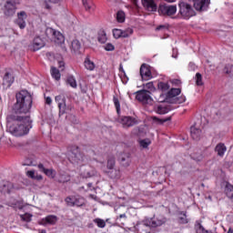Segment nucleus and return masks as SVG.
<instances>
[{
    "instance_id": "obj_44",
    "label": "nucleus",
    "mask_w": 233,
    "mask_h": 233,
    "mask_svg": "<svg viewBox=\"0 0 233 233\" xmlns=\"http://www.w3.org/2000/svg\"><path fill=\"white\" fill-rule=\"evenodd\" d=\"M185 101H187V96H180L179 97H175L171 103H177L178 105H181V103H185Z\"/></svg>"
},
{
    "instance_id": "obj_17",
    "label": "nucleus",
    "mask_w": 233,
    "mask_h": 233,
    "mask_svg": "<svg viewBox=\"0 0 233 233\" xmlns=\"http://www.w3.org/2000/svg\"><path fill=\"white\" fill-rule=\"evenodd\" d=\"M181 94L180 88H171L168 93L167 94V100H169V103H172L177 96Z\"/></svg>"
},
{
    "instance_id": "obj_7",
    "label": "nucleus",
    "mask_w": 233,
    "mask_h": 233,
    "mask_svg": "<svg viewBox=\"0 0 233 233\" xmlns=\"http://www.w3.org/2000/svg\"><path fill=\"white\" fill-rule=\"evenodd\" d=\"M176 12H177V5H160L158 7V14L160 15H175Z\"/></svg>"
},
{
    "instance_id": "obj_32",
    "label": "nucleus",
    "mask_w": 233,
    "mask_h": 233,
    "mask_svg": "<svg viewBox=\"0 0 233 233\" xmlns=\"http://www.w3.org/2000/svg\"><path fill=\"white\" fill-rule=\"evenodd\" d=\"M82 3L84 5L85 9L87 12H90L94 8V4L92 3V0H82Z\"/></svg>"
},
{
    "instance_id": "obj_15",
    "label": "nucleus",
    "mask_w": 233,
    "mask_h": 233,
    "mask_svg": "<svg viewBox=\"0 0 233 233\" xmlns=\"http://www.w3.org/2000/svg\"><path fill=\"white\" fill-rule=\"evenodd\" d=\"M14 190V184L6 180H0V192L3 194H10Z\"/></svg>"
},
{
    "instance_id": "obj_47",
    "label": "nucleus",
    "mask_w": 233,
    "mask_h": 233,
    "mask_svg": "<svg viewBox=\"0 0 233 233\" xmlns=\"http://www.w3.org/2000/svg\"><path fill=\"white\" fill-rule=\"evenodd\" d=\"M140 232L141 233H150V225H148V224H142L140 226Z\"/></svg>"
},
{
    "instance_id": "obj_31",
    "label": "nucleus",
    "mask_w": 233,
    "mask_h": 233,
    "mask_svg": "<svg viewBox=\"0 0 233 233\" xmlns=\"http://www.w3.org/2000/svg\"><path fill=\"white\" fill-rule=\"evenodd\" d=\"M51 76L53 79H56V81H59V79H61V73L55 66H51Z\"/></svg>"
},
{
    "instance_id": "obj_64",
    "label": "nucleus",
    "mask_w": 233,
    "mask_h": 233,
    "mask_svg": "<svg viewBox=\"0 0 233 233\" xmlns=\"http://www.w3.org/2000/svg\"><path fill=\"white\" fill-rule=\"evenodd\" d=\"M228 233H233V229L231 228H229Z\"/></svg>"
},
{
    "instance_id": "obj_19",
    "label": "nucleus",
    "mask_w": 233,
    "mask_h": 233,
    "mask_svg": "<svg viewBox=\"0 0 233 233\" xmlns=\"http://www.w3.org/2000/svg\"><path fill=\"white\" fill-rule=\"evenodd\" d=\"M142 5L148 10V12H156L157 10V5L154 0H142Z\"/></svg>"
},
{
    "instance_id": "obj_9",
    "label": "nucleus",
    "mask_w": 233,
    "mask_h": 233,
    "mask_svg": "<svg viewBox=\"0 0 233 233\" xmlns=\"http://www.w3.org/2000/svg\"><path fill=\"white\" fill-rule=\"evenodd\" d=\"M117 123H120L123 128H130V127L137 125V120L132 116H121L117 119Z\"/></svg>"
},
{
    "instance_id": "obj_25",
    "label": "nucleus",
    "mask_w": 233,
    "mask_h": 233,
    "mask_svg": "<svg viewBox=\"0 0 233 233\" xmlns=\"http://www.w3.org/2000/svg\"><path fill=\"white\" fill-rule=\"evenodd\" d=\"M190 134L191 137L195 139V141L199 140V138L201 137V130L196 126L191 127Z\"/></svg>"
},
{
    "instance_id": "obj_59",
    "label": "nucleus",
    "mask_w": 233,
    "mask_h": 233,
    "mask_svg": "<svg viewBox=\"0 0 233 233\" xmlns=\"http://www.w3.org/2000/svg\"><path fill=\"white\" fill-rule=\"evenodd\" d=\"M46 105H52V97L50 96L46 97Z\"/></svg>"
},
{
    "instance_id": "obj_4",
    "label": "nucleus",
    "mask_w": 233,
    "mask_h": 233,
    "mask_svg": "<svg viewBox=\"0 0 233 233\" xmlns=\"http://www.w3.org/2000/svg\"><path fill=\"white\" fill-rule=\"evenodd\" d=\"M187 0L182 1L178 4L179 14L184 19H190L193 15H196V11L192 8V5L187 2Z\"/></svg>"
},
{
    "instance_id": "obj_56",
    "label": "nucleus",
    "mask_w": 233,
    "mask_h": 233,
    "mask_svg": "<svg viewBox=\"0 0 233 233\" xmlns=\"http://www.w3.org/2000/svg\"><path fill=\"white\" fill-rule=\"evenodd\" d=\"M105 50H106L107 52H112V50H114V45L112 44H106L105 46H104Z\"/></svg>"
},
{
    "instance_id": "obj_28",
    "label": "nucleus",
    "mask_w": 233,
    "mask_h": 233,
    "mask_svg": "<svg viewBox=\"0 0 233 233\" xmlns=\"http://www.w3.org/2000/svg\"><path fill=\"white\" fill-rule=\"evenodd\" d=\"M27 177L31 179H35L36 181H41L43 179V176L37 174L35 170H29L26 172Z\"/></svg>"
},
{
    "instance_id": "obj_60",
    "label": "nucleus",
    "mask_w": 233,
    "mask_h": 233,
    "mask_svg": "<svg viewBox=\"0 0 233 233\" xmlns=\"http://www.w3.org/2000/svg\"><path fill=\"white\" fill-rule=\"evenodd\" d=\"M165 28H167L166 25H159V26L157 27V30H163Z\"/></svg>"
},
{
    "instance_id": "obj_40",
    "label": "nucleus",
    "mask_w": 233,
    "mask_h": 233,
    "mask_svg": "<svg viewBox=\"0 0 233 233\" xmlns=\"http://www.w3.org/2000/svg\"><path fill=\"white\" fill-rule=\"evenodd\" d=\"M151 143H152V141H150V139H148V138L142 139L139 141V145H140V147H142V148H148V147Z\"/></svg>"
},
{
    "instance_id": "obj_29",
    "label": "nucleus",
    "mask_w": 233,
    "mask_h": 233,
    "mask_svg": "<svg viewBox=\"0 0 233 233\" xmlns=\"http://www.w3.org/2000/svg\"><path fill=\"white\" fill-rule=\"evenodd\" d=\"M71 50L73 52H79V50H81V42L77 39L73 40L71 42Z\"/></svg>"
},
{
    "instance_id": "obj_35",
    "label": "nucleus",
    "mask_w": 233,
    "mask_h": 233,
    "mask_svg": "<svg viewBox=\"0 0 233 233\" xmlns=\"http://www.w3.org/2000/svg\"><path fill=\"white\" fill-rule=\"evenodd\" d=\"M106 33L105 31H99L98 33V41L99 43L105 44L106 43Z\"/></svg>"
},
{
    "instance_id": "obj_8",
    "label": "nucleus",
    "mask_w": 233,
    "mask_h": 233,
    "mask_svg": "<svg viewBox=\"0 0 233 233\" xmlns=\"http://www.w3.org/2000/svg\"><path fill=\"white\" fill-rule=\"evenodd\" d=\"M56 103L58 105L59 114H66L70 110V106H66V97L64 95H58L55 97Z\"/></svg>"
},
{
    "instance_id": "obj_49",
    "label": "nucleus",
    "mask_w": 233,
    "mask_h": 233,
    "mask_svg": "<svg viewBox=\"0 0 233 233\" xmlns=\"http://www.w3.org/2000/svg\"><path fill=\"white\" fill-rule=\"evenodd\" d=\"M224 73L228 74V76H233V66L227 65L224 68Z\"/></svg>"
},
{
    "instance_id": "obj_51",
    "label": "nucleus",
    "mask_w": 233,
    "mask_h": 233,
    "mask_svg": "<svg viewBox=\"0 0 233 233\" xmlns=\"http://www.w3.org/2000/svg\"><path fill=\"white\" fill-rule=\"evenodd\" d=\"M66 203L68 205V207H74L75 197H67L66 198Z\"/></svg>"
},
{
    "instance_id": "obj_53",
    "label": "nucleus",
    "mask_w": 233,
    "mask_h": 233,
    "mask_svg": "<svg viewBox=\"0 0 233 233\" xmlns=\"http://www.w3.org/2000/svg\"><path fill=\"white\" fill-rule=\"evenodd\" d=\"M165 101H167V103H170V100L167 99V96H165L164 94H161L160 96L157 98V102L165 103Z\"/></svg>"
},
{
    "instance_id": "obj_30",
    "label": "nucleus",
    "mask_w": 233,
    "mask_h": 233,
    "mask_svg": "<svg viewBox=\"0 0 233 233\" xmlns=\"http://www.w3.org/2000/svg\"><path fill=\"white\" fill-rule=\"evenodd\" d=\"M225 194L229 199H233V186L232 184H227L225 187Z\"/></svg>"
},
{
    "instance_id": "obj_37",
    "label": "nucleus",
    "mask_w": 233,
    "mask_h": 233,
    "mask_svg": "<svg viewBox=\"0 0 233 233\" xmlns=\"http://www.w3.org/2000/svg\"><path fill=\"white\" fill-rule=\"evenodd\" d=\"M114 168H116V159L109 158L107 160L106 170H112Z\"/></svg>"
},
{
    "instance_id": "obj_36",
    "label": "nucleus",
    "mask_w": 233,
    "mask_h": 233,
    "mask_svg": "<svg viewBox=\"0 0 233 233\" xmlns=\"http://www.w3.org/2000/svg\"><path fill=\"white\" fill-rule=\"evenodd\" d=\"M85 205V198L80 197H75L74 207H83Z\"/></svg>"
},
{
    "instance_id": "obj_26",
    "label": "nucleus",
    "mask_w": 233,
    "mask_h": 233,
    "mask_svg": "<svg viewBox=\"0 0 233 233\" xmlns=\"http://www.w3.org/2000/svg\"><path fill=\"white\" fill-rule=\"evenodd\" d=\"M58 183H68L70 181V175H68L65 171H60L58 177H57Z\"/></svg>"
},
{
    "instance_id": "obj_11",
    "label": "nucleus",
    "mask_w": 233,
    "mask_h": 233,
    "mask_svg": "<svg viewBox=\"0 0 233 233\" xmlns=\"http://www.w3.org/2000/svg\"><path fill=\"white\" fill-rule=\"evenodd\" d=\"M4 14L7 17H11L15 14V4L13 1H6L4 5Z\"/></svg>"
},
{
    "instance_id": "obj_39",
    "label": "nucleus",
    "mask_w": 233,
    "mask_h": 233,
    "mask_svg": "<svg viewBox=\"0 0 233 233\" xmlns=\"http://www.w3.org/2000/svg\"><path fill=\"white\" fill-rule=\"evenodd\" d=\"M195 80H196V85L198 86H203V76H201V74L197 73L195 76Z\"/></svg>"
},
{
    "instance_id": "obj_45",
    "label": "nucleus",
    "mask_w": 233,
    "mask_h": 233,
    "mask_svg": "<svg viewBox=\"0 0 233 233\" xmlns=\"http://www.w3.org/2000/svg\"><path fill=\"white\" fill-rule=\"evenodd\" d=\"M144 88H146V90H149L150 92H156V86H154L153 82H148L145 84Z\"/></svg>"
},
{
    "instance_id": "obj_33",
    "label": "nucleus",
    "mask_w": 233,
    "mask_h": 233,
    "mask_svg": "<svg viewBox=\"0 0 233 233\" xmlns=\"http://www.w3.org/2000/svg\"><path fill=\"white\" fill-rule=\"evenodd\" d=\"M170 109H168V107L165 106H158L157 107V114H160V115H163V114H168Z\"/></svg>"
},
{
    "instance_id": "obj_27",
    "label": "nucleus",
    "mask_w": 233,
    "mask_h": 233,
    "mask_svg": "<svg viewBox=\"0 0 233 233\" xmlns=\"http://www.w3.org/2000/svg\"><path fill=\"white\" fill-rule=\"evenodd\" d=\"M215 151L218 153V156H220V157H223V156H225V152H227V147L225 146V144L219 143L215 147Z\"/></svg>"
},
{
    "instance_id": "obj_18",
    "label": "nucleus",
    "mask_w": 233,
    "mask_h": 233,
    "mask_svg": "<svg viewBox=\"0 0 233 233\" xmlns=\"http://www.w3.org/2000/svg\"><path fill=\"white\" fill-rule=\"evenodd\" d=\"M106 174L108 176V177H110V179H119L121 177V170H119L117 167L106 170Z\"/></svg>"
},
{
    "instance_id": "obj_13",
    "label": "nucleus",
    "mask_w": 233,
    "mask_h": 233,
    "mask_svg": "<svg viewBox=\"0 0 233 233\" xmlns=\"http://www.w3.org/2000/svg\"><path fill=\"white\" fill-rule=\"evenodd\" d=\"M140 76L143 81H149V79H152V72L150 71V67L146 64H143L140 67Z\"/></svg>"
},
{
    "instance_id": "obj_16",
    "label": "nucleus",
    "mask_w": 233,
    "mask_h": 233,
    "mask_svg": "<svg viewBox=\"0 0 233 233\" xmlns=\"http://www.w3.org/2000/svg\"><path fill=\"white\" fill-rule=\"evenodd\" d=\"M119 163L121 167H125L127 168V167H130V163H132V160L130 159V153H121L118 157Z\"/></svg>"
},
{
    "instance_id": "obj_1",
    "label": "nucleus",
    "mask_w": 233,
    "mask_h": 233,
    "mask_svg": "<svg viewBox=\"0 0 233 233\" xmlns=\"http://www.w3.org/2000/svg\"><path fill=\"white\" fill-rule=\"evenodd\" d=\"M7 128L12 136L15 137H21V136H26L32 128V120L28 116H18L13 122L7 124Z\"/></svg>"
},
{
    "instance_id": "obj_54",
    "label": "nucleus",
    "mask_w": 233,
    "mask_h": 233,
    "mask_svg": "<svg viewBox=\"0 0 233 233\" xmlns=\"http://www.w3.org/2000/svg\"><path fill=\"white\" fill-rule=\"evenodd\" d=\"M21 218L24 220V221H32V215L28 214V213H25V215H21Z\"/></svg>"
},
{
    "instance_id": "obj_61",
    "label": "nucleus",
    "mask_w": 233,
    "mask_h": 233,
    "mask_svg": "<svg viewBox=\"0 0 233 233\" xmlns=\"http://www.w3.org/2000/svg\"><path fill=\"white\" fill-rule=\"evenodd\" d=\"M121 218L127 219V214L119 215V219H121Z\"/></svg>"
},
{
    "instance_id": "obj_2",
    "label": "nucleus",
    "mask_w": 233,
    "mask_h": 233,
    "mask_svg": "<svg viewBox=\"0 0 233 233\" xmlns=\"http://www.w3.org/2000/svg\"><path fill=\"white\" fill-rule=\"evenodd\" d=\"M69 161L76 167H81L80 176L85 179L97 176V171L96 168L90 166H83V163H85V157H83V154H81L79 150L76 149L70 154Z\"/></svg>"
},
{
    "instance_id": "obj_42",
    "label": "nucleus",
    "mask_w": 233,
    "mask_h": 233,
    "mask_svg": "<svg viewBox=\"0 0 233 233\" xmlns=\"http://www.w3.org/2000/svg\"><path fill=\"white\" fill-rule=\"evenodd\" d=\"M192 159H194L195 161H203V154L201 152L198 153H193L191 155Z\"/></svg>"
},
{
    "instance_id": "obj_23",
    "label": "nucleus",
    "mask_w": 233,
    "mask_h": 233,
    "mask_svg": "<svg viewBox=\"0 0 233 233\" xmlns=\"http://www.w3.org/2000/svg\"><path fill=\"white\" fill-rule=\"evenodd\" d=\"M14 83V76L10 73H6L4 76V82L3 85L5 88H10L12 86V84Z\"/></svg>"
},
{
    "instance_id": "obj_34",
    "label": "nucleus",
    "mask_w": 233,
    "mask_h": 233,
    "mask_svg": "<svg viewBox=\"0 0 233 233\" xmlns=\"http://www.w3.org/2000/svg\"><path fill=\"white\" fill-rule=\"evenodd\" d=\"M157 87H158V90H161L162 92H167V90L170 88V86L168 85V83L159 82L157 84Z\"/></svg>"
},
{
    "instance_id": "obj_38",
    "label": "nucleus",
    "mask_w": 233,
    "mask_h": 233,
    "mask_svg": "<svg viewBox=\"0 0 233 233\" xmlns=\"http://www.w3.org/2000/svg\"><path fill=\"white\" fill-rule=\"evenodd\" d=\"M94 223H96L99 228H105V227H106V222L101 218H95Z\"/></svg>"
},
{
    "instance_id": "obj_62",
    "label": "nucleus",
    "mask_w": 233,
    "mask_h": 233,
    "mask_svg": "<svg viewBox=\"0 0 233 233\" xmlns=\"http://www.w3.org/2000/svg\"><path fill=\"white\" fill-rule=\"evenodd\" d=\"M50 1V3H59V1H61V0H49Z\"/></svg>"
},
{
    "instance_id": "obj_58",
    "label": "nucleus",
    "mask_w": 233,
    "mask_h": 233,
    "mask_svg": "<svg viewBox=\"0 0 233 233\" xmlns=\"http://www.w3.org/2000/svg\"><path fill=\"white\" fill-rule=\"evenodd\" d=\"M171 83L173 84V85H181V80H179V79H173L172 81H171Z\"/></svg>"
},
{
    "instance_id": "obj_57",
    "label": "nucleus",
    "mask_w": 233,
    "mask_h": 233,
    "mask_svg": "<svg viewBox=\"0 0 233 233\" xmlns=\"http://www.w3.org/2000/svg\"><path fill=\"white\" fill-rule=\"evenodd\" d=\"M153 121H155L156 123H158V125H163V123L167 122V120L159 119L157 116L153 117Z\"/></svg>"
},
{
    "instance_id": "obj_3",
    "label": "nucleus",
    "mask_w": 233,
    "mask_h": 233,
    "mask_svg": "<svg viewBox=\"0 0 233 233\" xmlns=\"http://www.w3.org/2000/svg\"><path fill=\"white\" fill-rule=\"evenodd\" d=\"M32 108V95L26 90L16 94V103L13 106L15 114H28Z\"/></svg>"
},
{
    "instance_id": "obj_63",
    "label": "nucleus",
    "mask_w": 233,
    "mask_h": 233,
    "mask_svg": "<svg viewBox=\"0 0 233 233\" xmlns=\"http://www.w3.org/2000/svg\"><path fill=\"white\" fill-rule=\"evenodd\" d=\"M167 3H176V0H165Z\"/></svg>"
},
{
    "instance_id": "obj_24",
    "label": "nucleus",
    "mask_w": 233,
    "mask_h": 233,
    "mask_svg": "<svg viewBox=\"0 0 233 233\" xmlns=\"http://www.w3.org/2000/svg\"><path fill=\"white\" fill-rule=\"evenodd\" d=\"M84 66L86 70H89L90 72H94L96 69V63L90 59V56H86L84 61Z\"/></svg>"
},
{
    "instance_id": "obj_22",
    "label": "nucleus",
    "mask_w": 233,
    "mask_h": 233,
    "mask_svg": "<svg viewBox=\"0 0 233 233\" xmlns=\"http://www.w3.org/2000/svg\"><path fill=\"white\" fill-rule=\"evenodd\" d=\"M38 168L39 170H41V172H44V174H46L47 177H51V179H54V177H56V170L45 168V166H43V164H39Z\"/></svg>"
},
{
    "instance_id": "obj_41",
    "label": "nucleus",
    "mask_w": 233,
    "mask_h": 233,
    "mask_svg": "<svg viewBox=\"0 0 233 233\" xmlns=\"http://www.w3.org/2000/svg\"><path fill=\"white\" fill-rule=\"evenodd\" d=\"M116 21L118 23H125V12L123 11H118L116 13Z\"/></svg>"
},
{
    "instance_id": "obj_6",
    "label": "nucleus",
    "mask_w": 233,
    "mask_h": 233,
    "mask_svg": "<svg viewBox=\"0 0 233 233\" xmlns=\"http://www.w3.org/2000/svg\"><path fill=\"white\" fill-rule=\"evenodd\" d=\"M136 99L143 103V105H152L154 103L152 96H150V92L145 89L137 92Z\"/></svg>"
},
{
    "instance_id": "obj_21",
    "label": "nucleus",
    "mask_w": 233,
    "mask_h": 233,
    "mask_svg": "<svg viewBox=\"0 0 233 233\" xmlns=\"http://www.w3.org/2000/svg\"><path fill=\"white\" fill-rule=\"evenodd\" d=\"M57 223V217L50 215L40 221V225H56Z\"/></svg>"
},
{
    "instance_id": "obj_46",
    "label": "nucleus",
    "mask_w": 233,
    "mask_h": 233,
    "mask_svg": "<svg viewBox=\"0 0 233 233\" xmlns=\"http://www.w3.org/2000/svg\"><path fill=\"white\" fill-rule=\"evenodd\" d=\"M67 84L70 85L72 88H76L77 86V82H76V78H74V76H69L67 78Z\"/></svg>"
},
{
    "instance_id": "obj_12",
    "label": "nucleus",
    "mask_w": 233,
    "mask_h": 233,
    "mask_svg": "<svg viewBox=\"0 0 233 233\" xmlns=\"http://www.w3.org/2000/svg\"><path fill=\"white\" fill-rule=\"evenodd\" d=\"M210 5V0H194L193 6L198 12H203L208 8Z\"/></svg>"
},
{
    "instance_id": "obj_10",
    "label": "nucleus",
    "mask_w": 233,
    "mask_h": 233,
    "mask_svg": "<svg viewBox=\"0 0 233 233\" xmlns=\"http://www.w3.org/2000/svg\"><path fill=\"white\" fill-rule=\"evenodd\" d=\"M26 19H28V14H26V12L20 11L17 13V18L15 20V23L21 30L26 28Z\"/></svg>"
},
{
    "instance_id": "obj_5",
    "label": "nucleus",
    "mask_w": 233,
    "mask_h": 233,
    "mask_svg": "<svg viewBox=\"0 0 233 233\" xmlns=\"http://www.w3.org/2000/svg\"><path fill=\"white\" fill-rule=\"evenodd\" d=\"M46 35L56 45H63V43H65V36H63V34L59 31H56V29H53L52 27H47L46 29Z\"/></svg>"
},
{
    "instance_id": "obj_14",
    "label": "nucleus",
    "mask_w": 233,
    "mask_h": 233,
    "mask_svg": "<svg viewBox=\"0 0 233 233\" xmlns=\"http://www.w3.org/2000/svg\"><path fill=\"white\" fill-rule=\"evenodd\" d=\"M43 46H45V42L43 41V39H41V37L36 36L33 40L32 44L29 46V50H32L33 52H37V50H41Z\"/></svg>"
},
{
    "instance_id": "obj_20",
    "label": "nucleus",
    "mask_w": 233,
    "mask_h": 233,
    "mask_svg": "<svg viewBox=\"0 0 233 233\" xmlns=\"http://www.w3.org/2000/svg\"><path fill=\"white\" fill-rule=\"evenodd\" d=\"M167 223V218L163 216H159L157 218H153L150 222V226L156 228V227H161V225H165Z\"/></svg>"
},
{
    "instance_id": "obj_50",
    "label": "nucleus",
    "mask_w": 233,
    "mask_h": 233,
    "mask_svg": "<svg viewBox=\"0 0 233 233\" xmlns=\"http://www.w3.org/2000/svg\"><path fill=\"white\" fill-rule=\"evenodd\" d=\"M134 34V30L132 28H127L122 31V37H130Z\"/></svg>"
},
{
    "instance_id": "obj_55",
    "label": "nucleus",
    "mask_w": 233,
    "mask_h": 233,
    "mask_svg": "<svg viewBox=\"0 0 233 233\" xmlns=\"http://www.w3.org/2000/svg\"><path fill=\"white\" fill-rule=\"evenodd\" d=\"M180 223L186 224L188 223V218H187V214L183 213L181 217H179Z\"/></svg>"
},
{
    "instance_id": "obj_43",
    "label": "nucleus",
    "mask_w": 233,
    "mask_h": 233,
    "mask_svg": "<svg viewBox=\"0 0 233 233\" xmlns=\"http://www.w3.org/2000/svg\"><path fill=\"white\" fill-rule=\"evenodd\" d=\"M113 36L115 37V39H119V37H123V30L113 29Z\"/></svg>"
},
{
    "instance_id": "obj_52",
    "label": "nucleus",
    "mask_w": 233,
    "mask_h": 233,
    "mask_svg": "<svg viewBox=\"0 0 233 233\" xmlns=\"http://www.w3.org/2000/svg\"><path fill=\"white\" fill-rule=\"evenodd\" d=\"M113 101H114V105L116 108V112H117V114H119V111L121 110V106L119 105V100L116 97H114Z\"/></svg>"
},
{
    "instance_id": "obj_48",
    "label": "nucleus",
    "mask_w": 233,
    "mask_h": 233,
    "mask_svg": "<svg viewBox=\"0 0 233 233\" xmlns=\"http://www.w3.org/2000/svg\"><path fill=\"white\" fill-rule=\"evenodd\" d=\"M195 228H196L197 233H205V232H208V231L205 230V228H203V227L201 226V223H199V222H197V223H196Z\"/></svg>"
}]
</instances>
